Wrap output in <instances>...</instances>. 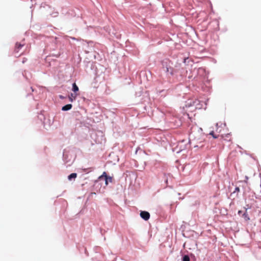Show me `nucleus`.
Returning <instances> with one entry per match:
<instances>
[{"instance_id":"7ed1b4c3","label":"nucleus","mask_w":261,"mask_h":261,"mask_svg":"<svg viewBox=\"0 0 261 261\" xmlns=\"http://www.w3.org/2000/svg\"><path fill=\"white\" fill-rule=\"evenodd\" d=\"M72 106L71 104L66 105L62 107V110L64 111L69 110L72 108Z\"/></svg>"},{"instance_id":"39448f33","label":"nucleus","mask_w":261,"mask_h":261,"mask_svg":"<svg viewBox=\"0 0 261 261\" xmlns=\"http://www.w3.org/2000/svg\"><path fill=\"white\" fill-rule=\"evenodd\" d=\"M105 184H106V185H108L109 182H112L113 178H112V177L108 176L106 178H105Z\"/></svg>"},{"instance_id":"1a4fd4ad","label":"nucleus","mask_w":261,"mask_h":261,"mask_svg":"<svg viewBox=\"0 0 261 261\" xmlns=\"http://www.w3.org/2000/svg\"><path fill=\"white\" fill-rule=\"evenodd\" d=\"M243 217L246 220L248 221L250 220V218L248 216V214L246 212L243 214Z\"/></svg>"},{"instance_id":"20e7f679","label":"nucleus","mask_w":261,"mask_h":261,"mask_svg":"<svg viewBox=\"0 0 261 261\" xmlns=\"http://www.w3.org/2000/svg\"><path fill=\"white\" fill-rule=\"evenodd\" d=\"M77 95V94L76 93H71L70 95L69 96V100L72 102L76 99Z\"/></svg>"},{"instance_id":"423d86ee","label":"nucleus","mask_w":261,"mask_h":261,"mask_svg":"<svg viewBox=\"0 0 261 261\" xmlns=\"http://www.w3.org/2000/svg\"><path fill=\"white\" fill-rule=\"evenodd\" d=\"M77 177V174L75 173H71V174H70L68 176V179L69 180H71L72 178H75L76 177Z\"/></svg>"},{"instance_id":"9b49d317","label":"nucleus","mask_w":261,"mask_h":261,"mask_svg":"<svg viewBox=\"0 0 261 261\" xmlns=\"http://www.w3.org/2000/svg\"><path fill=\"white\" fill-rule=\"evenodd\" d=\"M210 135H212L214 138H217L218 137V136H217L215 135V134H214V132L213 131L211 132L210 133Z\"/></svg>"},{"instance_id":"f03ea898","label":"nucleus","mask_w":261,"mask_h":261,"mask_svg":"<svg viewBox=\"0 0 261 261\" xmlns=\"http://www.w3.org/2000/svg\"><path fill=\"white\" fill-rule=\"evenodd\" d=\"M140 216L145 220H148L150 218V214L148 212L142 211L140 213Z\"/></svg>"},{"instance_id":"6e6552de","label":"nucleus","mask_w":261,"mask_h":261,"mask_svg":"<svg viewBox=\"0 0 261 261\" xmlns=\"http://www.w3.org/2000/svg\"><path fill=\"white\" fill-rule=\"evenodd\" d=\"M182 261H190V257L188 255H185L182 258Z\"/></svg>"},{"instance_id":"f257e3e1","label":"nucleus","mask_w":261,"mask_h":261,"mask_svg":"<svg viewBox=\"0 0 261 261\" xmlns=\"http://www.w3.org/2000/svg\"><path fill=\"white\" fill-rule=\"evenodd\" d=\"M24 45V43H18L16 42L15 45V48L14 49V53L16 56H20L21 54H19L20 50L21 48Z\"/></svg>"},{"instance_id":"f8f14e48","label":"nucleus","mask_w":261,"mask_h":261,"mask_svg":"<svg viewBox=\"0 0 261 261\" xmlns=\"http://www.w3.org/2000/svg\"><path fill=\"white\" fill-rule=\"evenodd\" d=\"M239 191H240V189H239V187H236V188H235V190L234 191V192H234H234H239Z\"/></svg>"},{"instance_id":"9d476101","label":"nucleus","mask_w":261,"mask_h":261,"mask_svg":"<svg viewBox=\"0 0 261 261\" xmlns=\"http://www.w3.org/2000/svg\"><path fill=\"white\" fill-rule=\"evenodd\" d=\"M107 176H108V175H107V174L106 172H103V173H102V174L101 176H99V179H102V178H106Z\"/></svg>"},{"instance_id":"0eeeda50","label":"nucleus","mask_w":261,"mask_h":261,"mask_svg":"<svg viewBox=\"0 0 261 261\" xmlns=\"http://www.w3.org/2000/svg\"><path fill=\"white\" fill-rule=\"evenodd\" d=\"M72 91L75 93L79 91V88L75 83L72 84Z\"/></svg>"}]
</instances>
